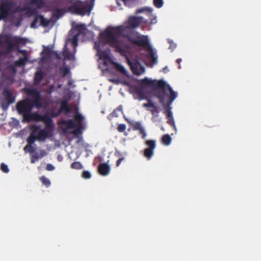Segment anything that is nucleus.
Masks as SVG:
<instances>
[{"label": "nucleus", "mask_w": 261, "mask_h": 261, "mask_svg": "<svg viewBox=\"0 0 261 261\" xmlns=\"http://www.w3.org/2000/svg\"><path fill=\"white\" fill-rule=\"evenodd\" d=\"M27 96L33 98L31 100L29 98H25L17 102L16 110L19 115L22 116V122H30L32 121L36 122H43L46 125L47 128L51 127V118H56L62 113H69L71 112V108L69 106L67 100L61 102L60 108L57 111L51 110L49 112V116L47 114L40 115L38 112H32L34 108L40 109L42 107V98L40 92L35 88H27L25 91Z\"/></svg>", "instance_id": "obj_1"}, {"label": "nucleus", "mask_w": 261, "mask_h": 261, "mask_svg": "<svg viewBox=\"0 0 261 261\" xmlns=\"http://www.w3.org/2000/svg\"><path fill=\"white\" fill-rule=\"evenodd\" d=\"M134 29L126 25H119L116 27L109 26L100 33L102 41L110 46L115 48L116 52L123 51L121 41L118 37H123L127 39L131 44L141 47H149L148 37L141 35L138 32L134 33Z\"/></svg>", "instance_id": "obj_2"}, {"label": "nucleus", "mask_w": 261, "mask_h": 261, "mask_svg": "<svg viewBox=\"0 0 261 261\" xmlns=\"http://www.w3.org/2000/svg\"><path fill=\"white\" fill-rule=\"evenodd\" d=\"M138 88H150L155 90V96L158 98L161 105L165 107V105L170 106L175 100L177 94L172 90L169 85L163 80H151L147 77L138 81Z\"/></svg>", "instance_id": "obj_3"}, {"label": "nucleus", "mask_w": 261, "mask_h": 261, "mask_svg": "<svg viewBox=\"0 0 261 261\" xmlns=\"http://www.w3.org/2000/svg\"><path fill=\"white\" fill-rule=\"evenodd\" d=\"M27 39L9 35L0 34V58L2 55H7L19 48V45H25Z\"/></svg>", "instance_id": "obj_4"}, {"label": "nucleus", "mask_w": 261, "mask_h": 261, "mask_svg": "<svg viewBox=\"0 0 261 261\" xmlns=\"http://www.w3.org/2000/svg\"><path fill=\"white\" fill-rule=\"evenodd\" d=\"M29 61L28 57H23L19 58V59L14 62V64H8L4 70H2L1 79L0 81V89L5 85L9 87L14 83V76L16 73V67H22L26 64V63ZM12 73V74H11Z\"/></svg>", "instance_id": "obj_5"}, {"label": "nucleus", "mask_w": 261, "mask_h": 261, "mask_svg": "<svg viewBox=\"0 0 261 261\" xmlns=\"http://www.w3.org/2000/svg\"><path fill=\"white\" fill-rule=\"evenodd\" d=\"M153 9L150 7H144L136 10V13L139 14L141 12H145L146 15L149 18L145 19L142 17L133 16L128 18L127 21L124 25L136 29L140 25L141 23L155 24L156 23V17L152 14Z\"/></svg>", "instance_id": "obj_6"}, {"label": "nucleus", "mask_w": 261, "mask_h": 261, "mask_svg": "<svg viewBox=\"0 0 261 261\" xmlns=\"http://www.w3.org/2000/svg\"><path fill=\"white\" fill-rule=\"evenodd\" d=\"M54 128V124L53 122H51V127H47L45 125V128L43 129H41L39 125L32 126L31 134L27 139V144L32 145L37 140L44 141L48 137L51 136Z\"/></svg>", "instance_id": "obj_7"}, {"label": "nucleus", "mask_w": 261, "mask_h": 261, "mask_svg": "<svg viewBox=\"0 0 261 261\" xmlns=\"http://www.w3.org/2000/svg\"><path fill=\"white\" fill-rule=\"evenodd\" d=\"M130 89L137 94L139 99L147 100L148 103L143 104V107L148 109V111L150 112L152 115L158 116V114L160 112L159 108L149 97L147 92L143 90L141 87L138 88L136 86H131Z\"/></svg>", "instance_id": "obj_8"}, {"label": "nucleus", "mask_w": 261, "mask_h": 261, "mask_svg": "<svg viewBox=\"0 0 261 261\" xmlns=\"http://www.w3.org/2000/svg\"><path fill=\"white\" fill-rule=\"evenodd\" d=\"M19 12V7L14 2L7 0L2 1L0 3V21L7 20Z\"/></svg>", "instance_id": "obj_9"}, {"label": "nucleus", "mask_w": 261, "mask_h": 261, "mask_svg": "<svg viewBox=\"0 0 261 261\" xmlns=\"http://www.w3.org/2000/svg\"><path fill=\"white\" fill-rule=\"evenodd\" d=\"M91 8L86 5L83 2L77 1L68 7V11L72 14L83 16L87 13L90 14Z\"/></svg>", "instance_id": "obj_10"}, {"label": "nucleus", "mask_w": 261, "mask_h": 261, "mask_svg": "<svg viewBox=\"0 0 261 261\" xmlns=\"http://www.w3.org/2000/svg\"><path fill=\"white\" fill-rule=\"evenodd\" d=\"M146 145L148 147L144 150V156L150 160L153 154V150L155 148L156 144L155 140H148L145 142Z\"/></svg>", "instance_id": "obj_11"}, {"label": "nucleus", "mask_w": 261, "mask_h": 261, "mask_svg": "<svg viewBox=\"0 0 261 261\" xmlns=\"http://www.w3.org/2000/svg\"><path fill=\"white\" fill-rule=\"evenodd\" d=\"M127 63L129 65L131 71H132L133 73L135 75H139L144 72V69L139 62L137 61L132 62L128 59Z\"/></svg>", "instance_id": "obj_12"}, {"label": "nucleus", "mask_w": 261, "mask_h": 261, "mask_svg": "<svg viewBox=\"0 0 261 261\" xmlns=\"http://www.w3.org/2000/svg\"><path fill=\"white\" fill-rule=\"evenodd\" d=\"M2 95L4 97L7 106L14 102L15 96L13 95L12 92L9 88H5L4 89L3 92H2Z\"/></svg>", "instance_id": "obj_13"}, {"label": "nucleus", "mask_w": 261, "mask_h": 261, "mask_svg": "<svg viewBox=\"0 0 261 261\" xmlns=\"http://www.w3.org/2000/svg\"><path fill=\"white\" fill-rule=\"evenodd\" d=\"M128 123L130 124L133 127V129L134 130H139L140 132V134L142 136V138L144 139L146 137V133L144 130L143 127L141 126L140 122H130L128 121Z\"/></svg>", "instance_id": "obj_14"}, {"label": "nucleus", "mask_w": 261, "mask_h": 261, "mask_svg": "<svg viewBox=\"0 0 261 261\" xmlns=\"http://www.w3.org/2000/svg\"><path fill=\"white\" fill-rule=\"evenodd\" d=\"M111 168L107 163H101L98 167V173L103 176L109 175Z\"/></svg>", "instance_id": "obj_15"}, {"label": "nucleus", "mask_w": 261, "mask_h": 261, "mask_svg": "<svg viewBox=\"0 0 261 261\" xmlns=\"http://www.w3.org/2000/svg\"><path fill=\"white\" fill-rule=\"evenodd\" d=\"M60 124L63 125L64 126H66V128H64V130L69 129H73L76 127V125L75 124L73 120L72 119H68L67 120H62L60 122Z\"/></svg>", "instance_id": "obj_16"}, {"label": "nucleus", "mask_w": 261, "mask_h": 261, "mask_svg": "<svg viewBox=\"0 0 261 261\" xmlns=\"http://www.w3.org/2000/svg\"><path fill=\"white\" fill-rule=\"evenodd\" d=\"M44 77V73L41 71L39 70L37 71L35 73L34 82L36 85H39V84L42 81Z\"/></svg>", "instance_id": "obj_17"}, {"label": "nucleus", "mask_w": 261, "mask_h": 261, "mask_svg": "<svg viewBox=\"0 0 261 261\" xmlns=\"http://www.w3.org/2000/svg\"><path fill=\"white\" fill-rule=\"evenodd\" d=\"M63 55L64 60H71L74 59V55L67 48L66 45L64 47Z\"/></svg>", "instance_id": "obj_18"}, {"label": "nucleus", "mask_w": 261, "mask_h": 261, "mask_svg": "<svg viewBox=\"0 0 261 261\" xmlns=\"http://www.w3.org/2000/svg\"><path fill=\"white\" fill-rule=\"evenodd\" d=\"M96 50H97L99 57H100V59L109 60L110 56L108 51L101 50V49L99 48V47L98 46V45H96Z\"/></svg>", "instance_id": "obj_19"}, {"label": "nucleus", "mask_w": 261, "mask_h": 261, "mask_svg": "<svg viewBox=\"0 0 261 261\" xmlns=\"http://www.w3.org/2000/svg\"><path fill=\"white\" fill-rule=\"evenodd\" d=\"M148 57L152 65H155L158 62V56L151 48H150V53L148 55Z\"/></svg>", "instance_id": "obj_20"}, {"label": "nucleus", "mask_w": 261, "mask_h": 261, "mask_svg": "<svg viewBox=\"0 0 261 261\" xmlns=\"http://www.w3.org/2000/svg\"><path fill=\"white\" fill-rule=\"evenodd\" d=\"M66 13L65 9L57 8L54 9V16L57 18L61 17L63 16L64 14Z\"/></svg>", "instance_id": "obj_21"}, {"label": "nucleus", "mask_w": 261, "mask_h": 261, "mask_svg": "<svg viewBox=\"0 0 261 261\" xmlns=\"http://www.w3.org/2000/svg\"><path fill=\"white\" fill-rule=\"evenodd\" d=\"M161 142L166 146L169 145L171 142V138L168 134H166L163 136L162 138H161Z\"/></svg>", "instance_id": "obj_22"}, {"label": "nucleus", "mask_w": 261, "mask_h": 261, "mask_svg": "<svg viewBox=\"0 0 261 261\" xmlns=\"http://www.w3.org/2000/svg\"><path fill=\"white\" fill-rule=\"evenodd\" d=\"M40 18V25L46 28L49 25V20L44 18L43 16H39Z\"/></svg>", "instance_id": "obj_23"}, {"label": "nucleus", "mask_w": 261, "mask_h": 261, "mask_svg": "<svg viewBox=\"0 0 261 261\" xmlns=\"http://www.w3.org/2000/svg\"><path fill=\"white\" fill-rule=\"evenodd\" d=\"M40 181L43 185L45 186L46 187H48L51 185V182L48 178L46 177L45 176H42L39 178Z\"/></svg>", "instance_id": "obj_24"}, {"label": "nucleus", "mask_w": 261, "mask_h": 261, "mask_svg": "<svg viewBox=\"0 0 261 261\" xmlns=\"http://www.w3.org/2000/svg\"><path fill=\"white\" fill-rule=\"evenodd\" d=\"M114 65H115V67L116 71L120 72V73L122 74H125L126 73L125 69L121 65L117 63H115V64H114Z\"/></svg>", "instance_id": "obj_25"}, {"label": "nucleus", "mask_w": 261, "mask_h": 261, "mask_svg": "<svg viewBox=\"0 0 261 261\" xmlns=\"http://www.w3.org/2000/svg\"><path fill=\"white\" fill-rule=\"evenodd\" d=\"M163 108L165 109V114L166 117H167V118H172L173 115L172 112L171 111L170 106H167L165 105V107Z\"/></svg>", "instance_id": "obj_26"}, {"label": "nucleus", "mask_w": 261, "mask_h": 261, "mask_svg": "<svg viewBox=\"0 0 261 261\" xmlns=\"http://www.w3.org/2000/svg\"><path fill=\"white\" fill-rule=\"evenodd\" d=\"M74 120H75V121H76L77 123H78V125L82 126V122L84 120V117L83 116H82L81 114L79 113H76L74 116Z\"/></svg>", "instance_id": "obj_27"}, {"label": "nucleus", "mask_w": 261, "mask_h": 261, "mask_svg": "<svg viewBox=\"0 0 261 261\" xmlns=\"http://www.w3.org/2000/svg\"><path fill=\"white\" fill-rule=\"evenodd\" d=\"M60 71L61 73L62 77H66L69 74L70 71L69 68L68 66L62 67L60 68Z\"/></svg>", "instance_id": "obj_28"}, {"label": "nucleus", "mask_w": 261, "mask_h": 261, "mask_svg": "<svg viewBox=\"0 0 261 261\" xmlns=\"http://www.w3.org/2000/svg\"><path fill=\"white\" fill-rule=\"evenodd\" d=\"M39 16H42V15H35L33 21H32L31 24V28H34V29L37 28V25H36L37 23H38L39 21L40 22Z\"/></svg>", "instance_id": "obj_29"}, {"label": "nucleus", "mask_w": 261, "mask_h": 261, "mask_svg": "<svg viewBox=\"0 0 261 261\" xmlns=\"http://www.w3.org/2000/svg\"><path fill=\"white\" fill-rule=\"evenodd\" d=\"M24 150L29 153H34L35 148L32 145L27 144V146L24 147Z\"/></svg>", "instance_id": "obj_30"}, {"label": "nucleus", "mask_w": 261, "mask_h": 261, "mask_svg": "<svg viewBox=\"0 0 261 261\" xmlns=\"http://www.w3.org/2000/svg\"><path fill=\"white\" fill-rule=\"evenodd\" d=\"M71 168L73 169H81L82 168V165L79 162H74L71 164Z\"/></svg>", "instance_id": "obj_31"}, {"label": "nucleus", "mask_w": 261, "mask_h": 261, "mask_svg": "<svg viewBox=\"0 0 261 261\" xmlns=\"http://www.w3.org/2000/svg\"><path fill=\"white\" fill-rule=\"evenodd\" d=\"M163 0H153V4L155 7L160 8L163 6Z\"/></svg>", "instance_id": "obj_32"}, {"label": "nucleus", "mask_w": 261, "mask_h": 261, "mask_svg": "<svg viewBox=\"0 0 261 261\" xmlns=\"http://www.w3.org/2000/svg\"><path fill=\"white\" fill-rule=\"evenodd\" d=\"M40 158V157L39 156L38 153H34V154L32 155V158L31 161V163L34 164L36 161H37L39 160Z\"/></svg>", "instance_id": "obj_33"}, {"label": "nucleus", "mask_w": 261, "mask_h": 261, "mask_svg": "<svg viewBox=\"0 0 261 261\" xmlns=\"http://www.w3.org/2000/svg\"><path fill=\"white\" fill-rule=\"evenodd\" d=\"M0 169L5 173H7L9 171V169L7 165L4 163L1 164V165H0Z\"/></svg>", "instance_id": "obj_34"}, {"label": "nucleus", "mask_w": 261, "mask_h": 261, "mask_svg": "<svg viewBox=\"0 0 261 261\" xmlns=\"http://www.w3.org/2000/svg\"><path fill=\"white\" fill-rule=\"evenodd\" d=\"M82 177L84 179H89L91 178V175L89 171H83V174H82Z\"/></svg>", "instance_id": "obj_35"}, {"label": "nucleus", "mask_w": 261, "mask_h": 261, "mask_svg": "<svg viewBox=\"0 0 261 261\" xmlns=\"http://www.w3.org/2000/svg\"><path fill=\"white\" fill-rule=\"evenodd\" d=\"M126 129V125L125 124L121 123L118 125L117 130L118 132L122 133L124 132Z\"/></svg>", "instance_id": "obj_36"}, {"label": "nucleus", "mask_w": 261, "mask_h": 261, "mask_svg": "<svg viewBox=\"0 0 261 261\" xmlns=\"http://www.w3.org/2000/svg\"><path fill=\"white\" fill-rule=\"evenodd\" d=\"M74 128H75V129L73 130V131L72 132L73 134H74V135H78L81 133V126L77 125H76V127H75Z\"/></svg>", "instance_id": "obj_37"}, {"label": "nucleus", "mask_w": 261, "mask_h": 261, "mask_svg": "<svg viewBox=\"0 0 261 261\" xmlns=\"http://www.w3.org/2000/svg\"><path fill=\"white\" fill-rule=\"evenodd\" d=\"M167 123L174 128H175V122L174 121L173 118H168Z\"/></svg>", "instance_id": "obj_38"}, {"label": "nucleus", "mask_w": 261, "mask_h": 261, "mask_svg": "<svg viewBox=\"0 0 261 261\" xmlns=\"http://www.w3.org/2000/svg\"><path fill=\"white\" fill-rule=\"evenodd\" d=\"M79 35V33L76 34V35L74 36L72 39V43L74 45V46H76L77 43L78 42V36Z\"/></svg>", "instance_id": "obj_39"}, {"label": "nucleus", "mask_w": 261, "mask_h": 261, "mask_svg": "<svg viewBox=\"0 0 261 261\" xmlns=\"http://www.w3.org/2000/svg\"><path fill=\"white\" fill-rule=\"evenodd\" d=\"M54 169H55L54 166H53L51 164H47L46 167V169L47 171H51L54 170Z\"/></svg>", "instance_id": "obj_40"}, {"label": "nucleus", "mask_w": 261, "mask_h": 261, "mask_svg": "<svg viewBox=\"0 0 261 261\" xmlns=\"http://www.w3.org/2000/svg\"><path fill=\"white\" fill-rule=\"evenodd\" d=\"M17 51L19 52V54H21L23 56V57H28L27 53L25 50H21V49H17Z\"/></svg>", "instance_id": "obj_41"}, {"label": "nucleus", "mask_w": 261, "mask_h": 261, "mask_svg": "<svg viewBox=\"0 0 261 261\" xmlns=\"http://www.w3.org/2000/svg\"><path fill=\"white\" fill-rule=\"evenodd\" d=\"M123 160H124L123 158H121L119 159L118 160V161H116V167H118L119 166H120L121 162L123 161Z\"/></svg>", "instance_id": "obj_42"}, {"label": "nucleus", "mask_w": 261, "mask_h": 261, "mask_svg": "<svg viewBox=\"0 0 261 261\" xmlns=\"http://www.w3.org/2000/svg\"><path fill=\"white\" fill-rule=\"evenodd\" d=\"M44 53H45L47 56H49L51 55V51L50 49L48 48L44 50Z\"/></svg>", "instance_id": "obj_43"}, {"label": "nucleus", "mask_w": 261, "mask_h": 261, "mask_svg": "<svg viewBox=\"0 0 261 261\" xmlns=\"http://www.w3.org/2000/svg\"><path fill=\"white\" fill-rule=\"evenodd\" d=\"M46 153L44 150H41V152H40V153L39 154V157L42 158L45 155H46Z\"/></svg>", "instance_id": "obj_44"}, {"label": "nucleus", "mask_w": 261, "mask_h": 261, "mask_svg": "<svg viewBox=\"0 0 261 261\" xmlns=\"http://www.w3.org/2000/svg\"><path fill=\"white\" fill-rule=\"evenodd\" d=\"M56 57L57 59L61 60V55L56 53Z\"/></svg>", "instance_id": "obj_45"}, {"label": "nucleus", "mask_w": 261, "mask_h": 261, "mask_svg": "<svg viewBox=\"0 0 261 261\" xmlns=\"http://www.w3.org/2000/svg\"><path fill=\"white\" fill-rule=\"evenodd\" d=\"M181 61H182V59H177V61H176V62H177V63H178V64H180Z\"/></svg>", "instance_id": "obj_46"}, {"label": "nucleus", "mask_w": 261, "mask_h": 261, "mask_svg": "<svg viewBox=\"0 0 261 261\" xmlns=\"http://www.w3.org/2000/svg\"><path fill=\"white\" fill-rule=\"evenodd\" d=\"M121 1H122V2H123L124 4H126L131 0H121Z\"/></svg>", "instance_id": "obj_47"}, {"label": "nucleus", "mask_w": 261, "mask_h": 261, "mask_svg": "<svg viewBox=\"0 0 261 261\" xmlns=\"http://www.w3.org/2000/svg\"><path fill=\"white\" fill-rule=\"evenodd\" d=\"M33 12H34V11L31 9H29V10H28L29 13H32Z\"/></svg>", "instance_id": "obj_48"}, {"label": "nucleus", "mask_w": 261, "mask_h": 261, "mask_svg": "<svg viewBox=\"0 0 261 261\" xmlns=\"http://www.w3.org/2000/svg\"><path fill=\"white\" fill-rule=\"evenodd\" d=\"M82 25H77L76 26V28L79 29V30H81V28L82 27Z\"/></svg>", "instance_id": "obj_49"}]
</instances>
